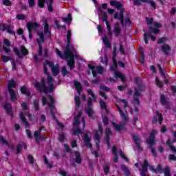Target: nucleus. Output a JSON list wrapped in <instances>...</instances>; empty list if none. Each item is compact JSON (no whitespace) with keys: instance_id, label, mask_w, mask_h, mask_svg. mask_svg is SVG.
Instances as JSON below:
<instances>
[{"instance_id":"23","label":"nucleus","mask_w":176,"mask_h":176,"mask_svg":"<svg viewBox=\"0 0 176 176\" xmlns=\"http://www.w3.org/2000/svg\"><path fill=\"white\" fill-rule=\"evenodd\" d=\"M121 170L123 171L124 175L126 176H130L131 175V173L130 172V170H129V168L125 164H121Z\"/></svg>"},{"instance_id":"13","label":"nucleus","mask_w":176,"mask_h":176,"mask_svg":"<svg viewBox=\"0 0 176 176\" xmlns=\"http://www.w3.org/2000/svg\"><path fill=\"white\" fill-rule=\"evenodd\" d=\"M134 96H133V101L134 102H136L137 105L140 106V96H141V92L135 87L134 88Z\"/></svg>"},{"instance_id":"57","label":"nucleus","mask_w":176,"mask_h":176,"mask_svg":"<svg viewBox=\"0 0 176 176\" xmlns=\"http://www.w3.org/2000/svg\"><path fill=\"white\" fill-rule=\"evenodd\" d=\"M94 140L98 141V142H101V138L100 137V134H98V132H96L94 134Z\"/></svg>"},{"instance_id":"64","label":"nucleus","mask_w":176,"mask_h":176,"mask_svg":"<svg viewBox=\"0 0 176 176\" xmlns=\"http://www.w3.org/2000/svg\"><path fill=\"white\" fill-rule=\"evenodd\" d=\"M168 160H170V162H175L176 156L173 154H170L168 156Z\"/></svg>"},{"instance_id":"38","label":"nucleus","mask_w":176,"mask_h":176,"mask_svg":"<svg viewBox=\"0 0 176 176\" xmlns=\"http://www.w3.org/2000/svg\"><path fill=\"white\" fill-rule=\"evenodd\" d=\"M162 173H164V176H171V170L168 166H165Z\"/></svg>"},{"instance_id":"4","label":"nucleus","mask_w":176,"mask_h":176,"mask_svg":"<svg viewBox=\"0 0 176 176\" xmlns=\"http://www.w3.org/2000/svg\"><path fill=\"white\" fill-rule=\"evenodd\" d=\"M20 50L17 48V47H14L13 48V52L14 53L15 56H16L18 58H21V60H23L25 56H28V54H30V52H28V50L25 48L24 45H21L20 46Z\"/></svg>"},{"instance_id":"63","label":"nucleus","mask_w":176,"mask_h":176,"mask_svg":"<svg viewBox=\"0 0 176 176\" xmlns=\"http://www.w3.org/2000/svg\"><path fill=\"white\" fill-rule=\"evenodd\" d=\"M16 17L17 20H25V16L24 14H17Z\"/></svg>"},{"instance_id":"25","label":"nucleus","mask_w":176,"mask_h":176,"mask_svg":"<svg viewBox=\"0 0 176 176\" xmlns=\"http://www.w3.org/2000/svg\"><path fill=\"white\" fill-rule=\"evenodd\" d=\"M111 124L116 131H120L122 129H123V124H120V125L117 124L116 122H111Z\"/></svg>"},{"instance_id":"41","label":"nucleus","mask_w":176,"mask_h":176,"mask_svg":"<svg viewBox=\"0 0 176 176\" xmlns=\"http://www.w3.org/2000/svg\"><path fill=\"white\" fill-rule=\"evenodd\" d=\"M160 101L162 105H167V104L168 103V102H167V100L166 99V96L164 95H161Z\"/></svg>"},{"instance_id":"20","label":"nucleus","mask_w":176,"mask_h":176,"mask_svg":"<svg viewBox=\"0 0 176 176\" xmlns=\"http://www.w3.org/2000/svg\"><path fill=\"white\" fill-rule=\"evenodd\" d=\"M16 86L17 84H16V81H14L13 79H11L10 81H8V91L10 90H14L13 89H16Z\"/></svg>"},{"instance_id":"55","label":"nucleus","mask_w":176,"mask_h":176,"mask_svg":"<svg viewBox=\"0 0 176 176\" xmlns=\"http://www.w3.org/2000/svg\"><path fill=\"white\" fill-rule=\"evenodd\" d=\"M99 104L100 105L101 109H104L107 108V103L104 100H100Z\"/></svg>"},{"instance_id":"40","label":"nucleus","mask_w":176,"mask_h":176,"mask_svg":"<svg viewBox=\"0 0 176 176\" xmlns=\"http://www.w3.org/2000/svg\"><path fill=\"white\" fill-rule=\"evenodd\" d=\"M49 1L47 0H38V8H45V3H47Z\"/></svg>"},{"instance_id":"34","label":"nucleus","mask_w":176,"mask_h":176,"mask_svg":"<svg viewBox=\"0 0 176 176\" xmlns=\"http://www.w3.org/2000/svg\"><path fill=\"white\" fill-rule=\"evenodd\" d=\"M61 20L65 23H72V14L71 13L68 14L67 18L62 17Z\"/></svg>"},{"instance_id":"17","label":"nucleus","mask_w":176,"mask_h":176,"mask_svg":"<svg viewBox=\"0 0 176 176\" xmlns=\"http://www.w3.org/2000/svg\"><path fill=\"white\" fill-rule=\"evenodd\" d=\"M175 142H176V138H174L172 142L170 139H168L166 141V145L169 146L170 151H173V152H175V153H176V148L173 145V144H174Z\"/></svg>"},{"instance_id":"47","label":"nucleus","mask_w":176,"mask_h":176,"mask_svg":"<svg viewBox=\"0 0 176 176\" xmlns=\"http://www.w3.org/2000/svg\"><path fill=\"white\" fill-rule=\"evenodd\" d=\"M74 102L77 108H79L80 107V98L79 96H75Z\"/></svg>"},{"instance_id":"36","label":"nucleus","mask_w":176,"mask_h":176,"mask_svg":"<svg viewBox=\"0 0 176 176\" xmlns=\"http://www.w3.org/2000/svg\"><path fill=\"white\" fill-rule=\"evenodd\" d=\"M74 86L76 87V90L83 89V87H82V84L79 81L74 80Z\"/></svg>"},{"instance_id":"62","label":"nucleus","mask_w":176,"mask_h":176,"mask_svg":"<svg viewBox=\"0 0 176 176\" xmlns=\"http://www.w3.org/2000/svg\"><path fill=\"white\" fill-rule=\"evenodd\" d=\"M62 76H66L67 74H68V70H67V67H65V66H64L63 68H62Z\"/></svg>"},{"instance_id":"28","label":"nucleus","mask_w":176,"mask_h":176,"mask_svg":"<svg viewBox=\"0 0 176 176\" xmlns=\"http://www.w3.org/2000/svg\"><path fill=\"white\" fill-rule=\"evenodd\" d=\"M139 61L140 64H144L145 63V54L144 51H140L139 53Z\"/></svg>"},{"instance_id":"51","label":"nucleus","mask_w":176,"mask_h":176,"mask_svg":"<svg viewBox=\"0 0 176 176\" xmlns=\"http://www.w3.org/2000/svg\"><path fill=\"white\" fill-rule=\"evenodd\" d=\"M52 109H50V113L52 116V119H54V120H55V122H58V120L57 119V117L56 116V113H54V111H53V110H52Z\"/></svg>"},{"instance_id":"52","label":"nucleus","mask_w":176,"mask_h":176,"mask_svg":"<svg viewBox=\"0 0 176 176\" xmlns=\"http://www.w3.org/2000/svg\"><path fill=\"white\" fill-rule=\"evenodd\" d=\"M139 91H145V86L142 83H138L137 85Z\"/></svg>"},{"instance_id":"58","label":"nucleus","mask_w":176,"mask_h":176,"mask_svg":"<svg viewBox=\"0 0 176 176\" xmlns=\"http://www.w3.org/2000/svg\"><path fill=\"white\" fill-rule=\"evenodd\" d=\"M147 3H149L151 6V8H153V9H156V2L152 1V0H148L147 1Z\"/></svg>"},{"instance_id":"14","label":"nucleus","mask_w":176,"mask_h":176,"mask_svg":"<svg viewBox=\"0 0 176 176\" xmlns=\"http://www.w3.org/2000/svg\"><path fill=\"white\" fill-rule=\"evenodd\" d=\"M3 108L8 115L11 116V118H13V109L12 108V104L6 103L3 106Z\"/></svg>"},{"instance_id":"45","label":"nucleus","mask_w":176,"mask_h":176,"mask_svg":"<svg viewBox=\"0 0 176 176\" xmlns=\"http://www.w3.org/2000/svg\"><path fill=\"white\" fill-rule=\"evenodd\" d=\"M86 112L89 118H91V116L94 115V111H93V109H91V107H88L87 109L86 110Z\"/></svg>"},{"instance_id":"5","label":"nucleus","mask_w":176,"mask_h":176,"mask_svg":"<svg viewBox=\"0 0 176 176\" xmlns=\"http://www.w3.org/2000/svg\"><path fill=\"white\" fill-rule=\"evenodd\" d=\"M45 63L50 67V68H51V71L54 76H57V75L60 74V65H58V64H56L54 66V63L47 59L46 60Z\"/></svg>"},{"instance_id":"9","label":"nucleus","mask_w":176,"mask_h":176,"mask_svg":"<svg viewBox=\"0 0 176 176\" xmlns=\"http://www.w3.org/2000/svg\"><path fill=\"white\" fill-rule=\"evenodd\" d=\"M74 51H75V49H74L72 46L66 45L65 51L64 52L65 57H67V58H71V57H74L73 52Z\"/></svg>"},{"instance_id":"8","label":"nucleus","mask_w":176,"mask_h":176,"mask_svg":"<svg viewBox=\"0 0 176 176\" xmlns=\"http://www.w3.org/2000/svg\"><path fill=\"white\" fill-rule=\"evenodd\" d=\"M156 116H154L151 122L153 124H156L157 123V120L160 124L163 123V115L159 112V111H155Z\"/></svg>"},{"instance_id":"35","label":"nucleus","mask_w":176,"mask_h":176,"mask_svg":"<svg viewBox=\"0 0 176 176\" xmlns=\"http://www.w3.org/2000/svg\"><path fill=\"white\" fill-rule=\"evenodd\" d=\"M38 35L40 36V40L37 38L36 42L38 45H41V43L45 42V36L43 35V32H38Z\"/></svg>"},{"instance_id":"12","label":"nucleus","mask_w":176,"mask_h":176,"mask_svg":"<svg viewBox=\"0 0 176 176\" xmlns=\"http://www.w3.org/2000/svg\"><path fill=\"white\" fill-rule=\"evenodd\" d=\"M148 38H151V39L153 42L156 41V36L152 35V32L144 33V43L146 45H148L149 43V41H148Z\"/></svg>"},{"instance_id":"11","label":"nucleus","mask_w":176,"mask_h":176,"mask_svg":"<svg viewBox=\"0 0 176 176\" xmlns=\"http://www.w3.org/2000/svg\"><path fill=\"white\" fill-rule=\"evenodd\" d=\"M161 50L165 56H170V52H171V46L167 43H164L161 45Z\"/></svg>"},{"instance_id":"37","label":"nucleus","mask_w":176,"mask_h":176,"mask_svg":"<svg viewBox=\"0 0 176 176\" xmlns=\"http://www.w3.org/2000/svg\"><path fill=\"white\" fill-rule=\"evenodd\" d=\"M54 24L56 26V28L58 30H60L61 28L62 30H67V25H60V23H58V21L57 20L54 21Z\"/></svg>"},{"instance_id":"7","label":"nucleus","mask_w":176,"mask_h":176,"mask_svg":"<svg viewBox=\"0 0 176 176\" xmlns=\"http://www.w3.org/2000/svg\"><path fill=\"white\" fill-rule=\"evenodd\" d=\"M39 27V24L36 22H28L26 24V28L29 32V38H32V30H36Z\"/></svg>"},{"instance_id":"18","label":"nucleus","mask_w":176,"mask_h":176,"mask_svg":"<svg viewBox=\"0 0 176 176\" xmlns=\"http://www.w3.org/2000/svg\"><path fill=\"white\" fill-rule=\"evenodd\" d=\"M20 91L21 94L26 96V97H30L31 96V91L27 89L25 85H23L21 87Z\"/></svg>"},{"instance_id":"32","label":"nucleus","mask_w":176,"mask_h":176,"mask_svg":"<svg viewBox=\"0 0 176 176\" xmlns=\"http://www.w3.org/2000/svg\"><path fill=\"white\" fill-rule=\"evenodd\" d=\"M110 170H111V166H109V164L108 163H105L103 166V170L104 173V175H108Z\"/></svg>"},{"instance_id":"50","label":"nucleus","mask_w":176,"mask_h":176,"mask_svg":"<svg viewBox=\"0 0 176 176\" xmlns=\"http://www.w3.org/2000/svg\"><path fill=\"white\" fill-rule=\"evenodd\" d=\"M100 90H104V91H107V93L111 91V89H109V87H107L106 85H104L103 84L100 85Z\"/></svg>"},{"instance_id":"54","label":"nucleus","mask_w":176,"mask_h":176,"mask_svg":"<svg viewBox=\"0 0 176 176\" xmlns=\"http://www.w3.org/2000/svg\"><path fill=\"white\" fill-rule=\"evenodd\" d=\"M96 69H97V74H102L104 72V67H102V66H97L96 67Z\"/></svg>"},{"instance_id":"49","label":"nucleus","mask_w":176,"mask_h":176,"mask_svg":"<svg viewBox=\"0 0 176 176\" xmlns=\"http://www.w3.org/2000/svg\"><path fill=\"white\" fill-rule=\"evenodd\" d=\"M21 148H23V144H19L16 147V155H20L21 153Z\"/></svg>"},{"instance_id":"6","label":"nucleus","mask_w":176,"mask_h":176,"mask_svg":"<svg viewBox=\"0 0 176 176\" xmlns=\"http://www.w3.org/2000/svg\"><path fill=\"white\" fill-rule=\"evenodd\" d=\"M89 134H91V132L90 131H87L85 133L83 134V141L85 146L87 148H90V149L92 151L93 149V144H91V139L89 136Z\"/></svg>"},{"instance_id":"24","label":"nucleus","mask_w":176,"mask_h":176,"mask_svg":"<svg viewBox=\"0 0 176 176\" xmlns=\"http://www.w3.org/2000/svg\"><path fill=\"white\" fill-rule=\"evenodd\" d=\"M67 65L69 67L70 69L72 70L75 68V59L74 57H71L67 60Z\"/></svg>"},{"instance_id":"21","label":"nucleus","mask_w":176,"mask_h":176,"mask_svg":"<svg viewBox=\"0 0 176 176\" xmlns=\"http://www.w3.org/2000/svg\"><path fill=\"white\" fill-rule=\"evenodd\" d=\"M47 97L50 100V102L47 103L48 107L50 109H54V98L50 94L47 95Z\"/></svg>"},{"instance_id":"43","label":"nucleus","mask_w":176,"mask_h":176,"mask_svg":"<svg viewBox=\"0 0 176 176\" xmlns=\"http://www.w3.org/2000/svg\"><path fill=\"white\" fill-rule=\"evenodd\" d=\"M33 105H34V111L36 112H38V111H39V101L33 100Z\"/></svg>"},{"instance_id":"33","label":"nucleus","mask_w":176,"mask_h":176,"mask_svg":"<svg viewBox=\"0 0 176 176\" xmlns=\"http://www.w3.org/2000/svg\"><path fill=\"white\" fill-rule=\"evenodd\" d=\"M88 68L91 70L94 78H96L97 76V71H96V66L91 64H89Z\"/></svg>"},{"instance_id":"56","label":"nucleus","mask_w":176,"mask_h":176,"mask_svg":"<svg viewBox=\"0 0 176 176\" xmlns=\"http://www.w3.org/2000/svg\"><path fill=\"white\" fill-rule=\"evenodd\" d=\"M80 124V120H79V118L74 117V121L73 122V126H79Z\"/></svg>"},{"instance_id":"30","label":"nucleus","mask_w":176,"mask_h":176,"mask_svg":"<svg viewBox=\"0 0 176 176\" xmlns=\"http://www.w3.org/2000/svg\"><path fill=\"white\" fill-rule=\"evenodd\" d=\"M99 10H100V12L102 14V21H108V14L105 11H102L101 9V7L98 8Z\"/></svg>"},{"instance_id":"44","label":"nucleus","mask_w":176,"mask_h":176,"mask_svg":"<svg viewBox=\"0 0 176 176\" xmlns=\"http://www.w3.org/2000/svg\"><path fill=\"white\" fill-rule=\"evenodd\" d=\"M43 157L44 163L47 165V167L50 169L53 168V165L49 162V160H47V157H46V155H44Z\"/></svg>"},{"instance_id":"46","label":"nucleus","mask_w":176,"mask_h":176,"mask_svg":"<svg viewBox=\"0 0 176 176\" xmlns=\"http://www.w3.org/2000/svg\"><path fill=\"white\" fill-rule=\"evenodd\" d=\"M1 60H2L3 63H8V61H10V60H12V57L2 55Z\"/></svg>"},{"instance_id":"1","label":"nucleus","mask_w":176,"mask_h":176,"mask_svg":"<svg viewBox=\"0 0 176 176\" xmlns=\"http://www.w3.org/2000/svg\"><path fill=\"white\" fill-rule=\"evenodd\" d=\"M53 77L49 76L47 78V82L48 83V87L46 86V82H45V78L41 79V82L36 81L34 83L35 89L38 91V93H43L44 94H48L50 93H54V84L53 83Z\"/></svg>"},{"instance_id":"61","label":"nucleus","mask_w":176,"mask_h":176,"mask_svg":"<svg viewBox=\"0 0 176 176\" xmlns=\"http://www.w3.org/2000/svg\"><path fill=\"white\" fill-rule=\"evenodd\" d=\"M47 32H49V23L45 22L44 34L46 35L47 34Z\"/></svg>"},{"instance_id":"39","label":"nucleus","mask_w":176,"mask_h":176,"mask_svg":"<svg viewBox=\"0 0 176 176\" xmlns=\"http://www.w3.org/2000/svg\"><path fill=\"white\" fill-rule=\"evenodd\" d=\"M103 43L107 49H111V47H112V44H111V42H109L108 38H103Z\"/></svg>"},{"instance_id":"59","label":"nucleus","mask_w":176,"mask_h":176,"mask_svg":"<svg viewBox=\"0 0 176 176\" xmlns=\"http://www.w3.org/2000/svg\"><path fill=\"white\" fill-rule=\"evenodd\" d=\"M2 2L5 6H12V1L10 0H2Z\"/></svg>"},{"instance_id":"27","label":"nucleus","mask_w":176,"mask_h":176,"mask_svg":"<svg viewBox=\"0 0 176 176\" xmlns=\"http://www.w3.org/2000/svg\"><path fill=\"white\" fill-rule=\"evenodd\" d=\"M105 135V140H111V135H113V133H112V131L111 130L110 128H106Z\"/></svg>"},{"instance_id":"26","label":"nucleus","mask_w":176,"mask_h":176,"mask_svg":"<svg viewBox=\"0 0 176 176\" xmlns=\"http://www.w3.org/2000/svg\"><path fill=\"white\" fill-rule=\"evenodd\" d=\"M148 167H149V162H148V160H144L143 164H142V171L148 173Z\"/></svg>"},{"instance_id":"60","label":"nucleus","mask_w":176,"mask_h":176,"mask_svg":"<svg viewBox=\"0 0 176 176\" xmlns=\"http://www.w3.org/2000/svg\"><path fill=\"white\" fill-rule=\"evenodd\" d=\"M155 83L158 87H163V83L160 81V80H159V78H157V77L155 78Z\"/></svg>"},{"instance_id":"19","label":"nucleus","mask_w":176,"mask_h":176,"mask_svg":"<svg viewBox=\"0 0 176 176\" xmlns=\"http://www.w3.org/2000/svg\"><path fill=\"white\" fill-rule=\"evenodd\" d=\"M8 94L10 95V101H12V102H15V101H17V94L14 89L8 91Z\"/></svg>"},{"instance_id":"42","label":"nucleus","mask_w":176,"mask_h":176,"mask_svg":"<svg viewBox=\"0 0 176 176\" xmlns=\"http://www.w3.org/2000/svg\"><path fill=\"white\" fill-rule=\"evenodd\" d=\"M166 42H167V37L166 36L159 38L157 41V43H158V45H162V43H166Z\"/></svg>"},{"instance_id":"16","label":"nucleus","mask_w":176,"mask_h":176,"mask_svg":"<svg viewBox=\"0 0 176 176\" xmlns=\"http://www.w3.org/2000/svg\"><path fill=\"white\" fill-rule=\"evenodd\" d=\"M74 162L77 163V164H80L82 163V154L79 151H74Z\"/></svg>"},{"instance_id":"22","label":"nucleus","mask_w":176,"mask_h":176,"mask_svg":"<svg viewBox=\"0 0 176 176\" xmlns=\"http://www.w3.org/2000/svg\"><path fill=\"white\" fill-rule=\"evenodd\" d=\"M66 38L67 41L66 46H72V45L71 44L72 42V32H71V30L67 31V34Z\"/></svg>"},{"instance_id":"15","label":"nucleus","mask_w":176,"mask_h":176,"mask_svg":"<svg viewBox=\"0 0 176 176\" xmlns=\"http://www.w3.org/2000/svg\"><path fill=\"white\" fill-rule=\"evenodd\" d=\"M113 32L115 34L116 38H118V36L120 35L122 32V28H120V24H119V23H116L114 24Z\"/></svg>"},{"instance_id":"31","label":"nucleus","mask_w":176,"mask_h":176,"mask_svg":"<svg viewBox=\"0 0 176 176\" xmlns=\"http://www.w3.org/2000/svg\"><path fill=\"white\" fill-rule=\"evenodd\" d=\"M117 109H118V112L121 116V118L126 122L127 120V117L126 116V114L123 112V110L119 107V105H117Z\"/></svg>"},{"instance_id":"2","label":"nucleus","mask_w":176,"mask_h":176,"mask_svg":"<svg viewBox=\"0 0 176 176\" xmlns=\"http://www.w3.org/2000/svg\"><path fill=\"white\" fill-rule=\"evenodd\" d=\"M110 5L111 6L116 8L118 10H120V14L118 12L114 14L115 20H117V19L120 21L124 20V8H122L123 6L122 5V3H120V1H111Z\"/></svg>"},{"instance_id":"29","label":"nucleus","mask_w":176,"mask_h":176,"mask_svg":"<svg viewBox=\"0 0 176 176\" xmlns=\"http://www.w3.org/2000/svg\"><path fill=\"white\" fill-rule=\"evenodd\" d=\"M148 30L151 31V34H155V35H159L160 34V30L157 28H153L152 26H148Z\"/></svg>"},{"instance_id":"53","label":"nucleus","mask_w":176,"mask_h":176,"mask_svg":"<svg viewBox=\"0 0 176 176\" xmlns=\"http://www.w3.org/2000/svg\"><path fill=\"white\" fill-rule=\"evenodd\" d=\"M0 142H1V144H2L3 145H9V142H7L6 140H5V138H3V136H0Z\"/></svg>"},{"instance_id":"10","label":"nucleus","mask_w":176,"mask_h":176,"mask_svg":"<svg viewBox=\"0 0 176 176\" xmlns=\"http://www.w3.org/2000/svg\"><path fill=\"white\" fill-rule=\"evenodd\" d=\"M133 141L135 142L137 148L140 149V151H144V148L141 146V138H140V135H132Z\"/></svg>"},{"instance_id":"3","label":"nucleus","mask_w":176,"mask_h":176,"mask_svg":"<svg viewBox=\"0 0 176 176\" xmlns=\"http://www.w3.org/2000/svg\"><path fill=\"white\" fill-rule=\"evenodd\" d=\"M157 132L153 129L151 133H150V136L148 139H147V144L148 145V148L151 150V152L153 155V156H157V153H156V150H155V148H153V145H155V143L156 142V134Z\"/></svg>"},{"instance_id":"48","label":"nucleus","mask_w":176,"mask_h":176,"mask_svg":"<svg viewBox=\"0 0 176 176\" xmlns=\"http://www.w3.org/2000/svg\"><path fill=\"white\" fill-rule=\"evenodd\" d=\"M102 122L104 126L109 124V118L108 117L102 116Z\"/></svg>"}]
</instances>
